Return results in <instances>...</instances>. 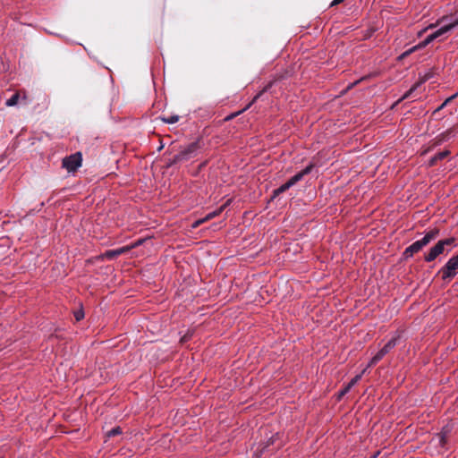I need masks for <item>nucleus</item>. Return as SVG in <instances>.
Instances as JSON below:
<instances>
[{
	"label": "nucleus",
	"mask_w": 458,
	"mask_h": 458,
	"mask_svg": "<svg viewBox=\"0 0 458 458\" xmlns=\"http://www.w3.org/2000/svg\"><path fill=\"white\" fill-rule=\"evenodd\" d=\"M396 344L397 338L393 337L382 347V350L387 354L392 349H394L396 346Z\"/></svg>",
	"instance_id": "obj_12"
},
{
	"label": "nucleus",
	"mask_w": 458,
	"mask_h": 458,
	"mask_svg": "<svg viewBox=\"0 0 458 458\" xmlns=\"http://www.w3.org/2000/svg\"><path fill=\"white\" fill-rule=\"evenodd\" d=\"M74 317H75L77 321H80L81 319L83 318L84 312L81 310H77V311L74 312Z\"/></svg>",
	"instance_id": "obj_22"
},
{
	"label": "nucleus",
	"mask_w": 458,
	"mask_h": 458,
	"mask_svg": "<svg viewBox=\"0 0 458 458\" xmlns=\"http://www.w3.org/2000/svg\"><path fill=\"white\" fill-rule=\"evenodd\" d=\"M227 205V202L225 204H224L223 206H221L219 208H217L216 210L213 211V212H209L208 214H207V216L204 217V220L206 221H208L214 217H216V216H218L219 214L222 213V211L225 209V208L226 207Z\"/></svg>",
	"instance_id": "obj_15"
},
{
	"label": "nucleus",
	"mask_w": 458,
	"mask_h": 458,
	"mask_svg": "<svg viewBox=\"0 0 458 458\" xmlns=\"http://www.w3.org/2000/svg\"><path fill=\"white\" fill-rule=\"evenodd\" d=\"M448 155V151H442L435 155L433 157L429 160V165H433L437 163V160L445 158Z\"/></svg>",
	"instance_id": "obj_16"
},
{
	"label": "nucleus",
	"mask_w": 458,
	"mask_h": 458,
	"mask_svg": "<svg viewBox=\"0 0 458 458\" xmlns=\"http://www.w3.org/2000/svg\"><path fill=\"white\" fill-rule=\"evenodd\" d=\"M454 19H458V17H455Z\"/></svg>",
	"instance_id": "obj_29"
},
{
	"label": "nucleus",
	"mask_w": 458,
	"mask_h": 458,
	"mask_svg": "<svg viewBox=\"0 0 458 458\" xmlns=\"http://www.w3.org/2000/svg\"><path fill=\"white\" fill-rule=\"evenodd\" d=\"M434 72L433 71H428V72H425L424 73H420V81L418 83H416L413 87H411L404 95L403 97L402 98V99H405V98H410L412 93L415 91V89L422 83H424L425 81H427L428 80L431 79L433 76H434Z\"/></svg>",
	"instance_id": "obj_7"
},
{
	"label": "nucleus",
	"mask_w": 458,
	"mask_h": 458,
	"mask_svg": "<svg viewBox=\"0 0 458 458\" xmlns=\"http://www.w3.org/2000/svg\"><path fill=\"white\" fill-rule=\"evenodd\" d=\"M458 96V93H455L454 95L449 97L445 99V103H449L451 100L454 99Z\"/></svg>",
	"instance_id": "obj_25"
},
{
	"label": "nucleus",
	"mask_w": 458,
	"mask_h": 458,
	"mask_svg": "<svg viewBox=\"0 0 458 458\" xmlns=\"http://www.w3.org/2000/svg\"><path fill=\"white\" fill-rule=\"evenodd\" d=\"M437 235H438V230H437V229L430 230L428 233H426V234L423 236V238L420 239V241L422 242V244H424L426 246L431 241L436 239Z\"/></svg>",
	"instance_id": "obj_10"
},
{
	"label": "nucleus",
	"mask_w": 458,
	"mask_h": 458,
	"mask_svg": "<svg viewBox=\"0 0 458 458\" xmlns=\"http://www.w3.org/2000/svg\"><path fill=\"white\" fill-rule=\"evenodd\" d=\"M351 390L350 386H346L343 390H341L338 394V399L342 398L344 394H346Z\"/></svg>",
	"instance_id": "obj_23"
},
{
	"label": "nucleus",
	"mask_w": 458,
	"mask_h": 458,
	"mask_svg": "<svg viewBox=\"0 0 458 458\" xmlns=\"http://www.w3.org/2000/svg\"><path fill=\"white\" fill-rule=\"evenodd\" d=\"M204 222H206V220H204V218H202V219H199V220H197V221H195V222H194V224H193V225H192V226H193V227H197V226H199L200 224H202V223H204Z\"/></svg>",
	"instance_id": "obj_24"
},
{
	"label": "nucleus",
	"mask_w": 458,
	"mask_h": 458,
	"mask_svg": "<svg viewBox=\"0 0 458 458\" xmlns=\"http://www.w3.org/2000/svg\"><path fill=\"white\" fill-rule=\"evenodd\" d=\"M421 47H424V46H422V42L420 43L419 45L415 46V47H411L410 49L406 50L405 52H403L400 55V58L403 59V58L408 56L410 54L413 53L415 50H417L419 48H421Z\"/></svg>",
	"instance_id": "obj_19"
},
{
	"label": "nucleus",
	"mask_w": 458,
	"mask_h": 458,
	"mask_svg": "<svg viewBox=\"0 0 458 458\" xmlns=\"http://www.w3.org/2000/svg\"><path fill=\"white\" fill-rule=\"evenodd\" d=\"M81 154L77 152L63 159V167L68 172H74L81 165Z\"/></svg>",
	"instance_id": "obj_5"
},
{
	"label": "nucleus",
	"mask_w": 458,
	"mask_h": 458,
	"mask_svg": "<svg viewBox=\"0 0 458 458\" xmlns=\"http://www.w3.org/2000/svg\"><path fill=\"white\" fill-rule=\"evenodd\" d=\"M312 168H313V165H310L306 166L303 170H301V172L297 173L295 175L291 177L286 182H284L279 188H277L274 191L273 197H276V196L279 195L280 193L284 192L291 187H293L294 184H296L298 182H300L305 175L309 174L311 172Z\"/></svg>",
	"instance_id": "obj_2"
},
{
	"label": "nucleus",
	"mask_w": 458,
	"mask_h": 458,
	"mask_svg": "<svg viewBox=\"0 0 458 458\" xmlns=\"http://www.w3.org/2000/svg\"><path fill=\"white\" fill-rule=\"evenodd\" d=\"M425 245L422 244L420 240L414 242L411 245L406 248L404 254L407 257H411L414 253L420 251Z\"/></svg>",
	"instance_id": "obj_9"
},
{
	"label": "nucleus",
	"mask_w": 458,
	"mask_h": 458,
	"mask_svg": "<svg viewBox=\"0 0 458 458\" xmlns=\"http://www.w3.org/2000/svg\"><path fill=\"white\" fill-rule=\"evenodd\" d=\"M447 432H448V429L444 428L440 434L436 435L432 438V443H434L436 445H444V444L445 443V437H446Z\"/></svg>",
	"instance_id": "obj_11"
},
{
	"label": "nucleus",
	"mask_w": 458,
	"mask_h": 458,
	"mask_svg": "<svg viewBox=\"0 0 458 458\" xmlns=\"http://www.w3.org/2000/svg\"><path fill=\"white\" fill-rule=\"evenodd\" d=\"M121 434H122V428L120 427H115V428L109 429L106 432V437L108 438H110V437H115V436L121 435Z\"/></svg>",
	"instance_id": "obj_18"
},
{
	"label": "nucleus",
	"mask_w": 458,
	"mask_h": 458,
	"mask_svg": "<svg viewBox=\"0 0 458 458\" xmlns=\"http://www.w3.org/2000/svg\"><path fill=\"white\" fill-rule=\"evenodd\" d=\"M447 105V103H445V101L437 108V110H440L442 108H444L445 106Z\"/></svg>",
	"instance_id": "obj_28"
},
{
	"label": "nucleus",
	"mask_w": 458,
	"mask_h": 458,
	"mask_svg": "<svg viewBox=\"0 0 458 458\" xmlns=\"http://www.w3.org/2000/svg\"><path fill=\"white\" fill-rule=\"evenodd\" d=\"M162 121L168 124H173L178 122L179 116L178 115H170L166 117H162Z\"/></svg>",
	"instance_id": "obj_20"
},
{
	"label": "nucleus",
	"mask_w": 458,
	"mask_h": 458,
	"mask_svg": "<svg viewBox=\"0 0 458 458\" xmlns=\"http://www.w3.org/2000/svg\"><path fill=\"white\" fill-rule=\"evenodd\" d=\"M454 242L453 238L439 241L434 247H432L429 252L425 256V260L431 262L437 259V256L442 254L445 245H451Z\"/></svg>",
	"instance_id": "obj_3"
},
{
	"label": "nucleus",
	"mask_w": 458,
	"mask_h": 458,
	"mask_svg": "<svg viewBox=\"0 0 458 458\" xmlns=\"http://www.w3.org/2000/svg\"><path fill=\"white\" fill-rule=\"evenodd\" d=\"M379 454H380V452H379V451H377V452L374 453V454L370 456V458H377V455H379Z\"/></svg>",
	"instance_id": "obj_27"
},
{
	"label": "nucleus",
	"mask_w": 458,
	"mask_h": 458,
	"mask_svg": "<svg viewBox=\"0 0 458 458\" xmlns=\"http://www.w3.org/2000/svg\"><path fill=\"white\" fill-rule=\"evenodd\" d=\"M197 149V147L195 144H191L188 146L185 149L180 151L178 154H176L174 157V162H182L186 161L191 158L194 156V153Z\"/></svg>",
	"instance_id": "obj_6"
},
{
	"label": "nucleus",
	"mask_w": 458,
	"mask_h": 458,
	"mask_svg": "<svg viewBox=\"0 0 458 458\" xmlns=\"http://www.w3.org/2000/svg\"><path fill=\"white\" fill-rule=\"evenodd\" d=\"M386 354L382 348L371 358L369 365L373 366L377 364L380 360L383 359V357Z\"/></svg>",
	"instance_id": "obj_13"
},
{
	"label": "nucleus",
	"mask_w": 458,
	"mask_h": 458,
	"mask_svg": "<svg viewBox=\"0 0 458 458\" xmlns=\"http://www.w3.org/2000/svg\"><path fill=\"white\" fill-rule=\"evenodd\" d=\"M386 354L382 348L371 358L369 365L373 366L377 364L380 360L383 359V357Z\"/></svg>",
	"instance_id": "obj_14"
},
{
	"label": "nucleus",
	"mask_w": 458,
	"mask_h": 458,
	"mask_svg": "<svg viewBox=\"0 0 458 458\" xmlns=\"http://www.w3.org/2000/svg\"><path fill=\"white\" fill-rule=\"evenodd\" d=\"M343 1H344V0H334V1L332 2L331 5H336V4H340V3H342Z\"/></svg>",
	"instance_id": "obj_26"
},
{
	"label": "nucleus",
	"mask_w": 458,
	"mask_h": 458,
	"mask_svg": "<svg viewBox=\"0 0 458 458\" xmlns=\"http://www.w3.org/2000/svg\"><path fill=\"white\" fill-rule=\"evenodd\" d=\"M361 378V375H357L355 376L349 383L347 386H350V387L352 388L360 379Z\"/></svg>",
	"instance_id": "obj_21"
},
{
	"label": "nucleus",
	"mask_w": 458,
	"mask_h": 458,
	"mask_svg": "<svg viewBox=\"0 0 458 458\" xmlns=\"http://www.w3.org/2000/svg\"><path fill=\"white\" fill-rule=\"evenodd\" d=\"M439 22L441 23V26L422 41V46L426 47L437 38H443L449 31L458 26V19H448V17H443Z\"/></svg>",
	"instance_id": "obj_1"
},
{
	"label": "nucleus",
	"mask_w": 458,
	"mask_h": 458,
	"mask_svg": "<svg viewBox=\"0 0 458 458\" xmlns=\"http://www.w3.org/2000/svg\"><path fill=\"white\" fill-rule=\"evenodd\" d=\"M19 98H20V94L15 93L9 99L6 100L5 105L7 106H14L17 105Z\"/></svg>",
	"instance_id": "obj_17"
},
{
	"label": "nucleus",
	"mask_w": 458,
	"mask_h": 458,
	"mask_svg": "<svg viewBox=\"0 0 458 458\" xmlns=\"http://www.w3.org/2000/svg\"><path fill=\"white\" fill-rule=\"evenodd\" d=\"M131 249V246H125V247L118 248V249H115V250H106L102 254V257L104 259H113L116 258L117 256L122 255V254L127 252Z\"/></svg>",
	"instance_id": "obj_8"
},
{
	"label": "nucleus",
	"mask_w": 458,
	"mask_h": 458,
	"mask_svg": "<svg viewBox=\"0 0 458 458\" xmlns=\"http://www.w3.org/2000/svg\"><path fill=\"white\" fill-rule=\"evenodd\" d=\"M444 280L452 278L458 274V255L451 258L441 269Z\"/></svg>",
	"instance_id": "obj_4"
}]
</instances>
